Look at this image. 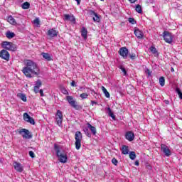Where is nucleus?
<instances>
[{"mask_svg":"<svg viewBox=\"0 0 182 182\" xmlns=\"http://www.w3.org/2000/svg\"><path fill=\"white\" fill-rule=\"evenodd\" d=\"M24 64L26 67L22 69V72L26 77H32V75H36V76L40 75L41 70L35 62L26 60L24 61Z\"/></svg>","mask_w":182,"mask_h":182,"instance_id":"1","label":"nucleus"},{"mask_svg":"<svg viewBox=\"0 0 182 182\" xmlns=\"http://www.w3.org/2000/svg\"><path fill=\"white\" fill-rule=\"evenodd\" d=\"M54 149L55 150L57 157H58V160H59L60 163H67L68 162V155H66V154L60 151V149H59V146H58L57 144L54 145Z\"/></svg>","mask_w":182,"mask_h":182,"instance_id":"2","label":"nucleus"},{"mask_svg":"<svg viewBox=\"0 0 182 182\" xmlns=\"http://www.w3.org/2000/svg\"><path fill=\"white\" fill-rule=\"evenodd\" d=\"M75 149L76 150H80L82 147V132L80 131H77L75 134Z\"/></svg>","mask_w":182,"mask_h":182,"instance_id":"3","label":"nucleus"},{"mask_svg":"<svg viewBox=\"0 0 182 182\" xmlns=\"http://www.w3.org/2000/svg\"><path fill=\"white\" fill-rule=\"evenodd\" d=\"M1 46L4 49H6L7 50H11L12 52H15V50H16V45L11 42L4 41L1 43Z\"/></svg>","mask_w":182,"mask_h":182,"instance_id":"4","label":"nucleus"},{"mask_svg":"<svg viewBox=\"0 0 182 182\" xmlns=\"http://www.w3.org/2000/svg\"><path fill=\"white\" fill-rule=\"evenodd\" d=\"M66 100L68 102L69 105L74 109H76V110H79V105H77V102H76V100L73 99V97L68 95L66 97Z\"/></svg>","mask_w":182,"mask_h":182,"instance_id":"5","label":"nucleus"},{"mask_svg":"<svg viewBox=\"0 0 182 182\" xmlns=\"http://www.w3.org/2000/svg\"><path fill=\"white\" fill-rule=\"evenodd\" d=\"M55 120L58 126H59V127H62V123L63 122V114H62V111L57 110Z\"/></svg>","mask_w":182,"mask_h":182,"instance_id":"6","label":"nucleus"},{"mask_svg":"<svg viewBox=\"0 0 182 182\" xmlns=\"http://www.w3.org/2000/svg\"><path fill=\"white\" fill-rule=\"evenodd\" d=\"M161 150L166 156V157H170L171 156V150H170V147H168L166 144H161Z\"/></svg>","mask_w":182,"mask_h":182,"instance_id":"7","label":"nucleus"},{"mask_svg":"<svg viewBox=\"0 0 182 182\" xmlns=\"http://www.w3.org/2000/svg\"><path fill=\"white\" fill-rule=\"evenodd\" d=\"M173 38L174 36L173 34H171V33H168V31L164 32V38L166 43H171L173 42Z\"/></svg>","mask_w":182,"mask_h":182,"instance_id":"8","label":"nucleus"},{"mask_svg":"<svg viewBox=\"0 0 182 182\" xmlns=\"http://www.w3.org/2000/svg\"><path fill=\"white\" fill-rule=\"evenodd\" d=\"M19 134L22 135L23 139H32V135H31V132L29 130L26 129H22L18 132Z\"/></svg>","mask_w":182,"mask_h":182,"instance_id":"9","label":"nucleus"},{"mask_svg":"<svg viewBox=\"0 0 182 182\" xmlns=\"http://www.w3.org/2000/svg\"><path fill=\"white\" fill-rule=\"evenodd\" d=\"M23 120L25 122H27V123H30L31 124H33V125L35 124V119L31 117V116H29V114L27 112L23 114Z\"/></svg>","mask_w":182,"mask_h":182,"instance_id":"10","label":"nucleus"},{"mask_svg":"<svg viewBox=\"0 0 182 182\" xmlns=\"http://www.w3.org/2000/svg\"><path fill=\"white\" fill-rule=\"evenodd\" d=\"M13 166L14 167V170H16V171L18 173H22V171H23V166L22 164H21V163L14 161Z\"/></svg>","mask_w":182,"mask_h":182,"instance_id":"11","label":"nucleus"},{"mask_svg":"<svg viewBox=\"0 0 182 182\" xmlns=\"http://www.w3.org/2000/svg\"><path fill=\"white\" fill-rule=\"evenodd\" d=\"M9 53L6 51V50H1L0 51V58H1V59H4L8 62L9 60Z\"/></svg>","mask_w":182,"mask_h":182,"instance_id":"12","label":"nucleus"},{"mask_svg":"<svg viewBox=\"0 0 182 182\" xmlns=\"http://www.w3.org/2000/svg\"><path fill=\"white\" fill-rule=\"evenodd\" d=\"M119 55L126 59L127 58V55H129V50L126 47H122L119 49Z\"/></svg>","mask_w":182,"mask_h":182,"instance_id":"13","label":"nucleus"},{"mask_svg":"<svg viewBox=\"0 0 182 182\" xmlns=\"http://www.w3.org/2000/svg\"><path fill=\"white\" fill-rule=\"evenodd\" d=\"M134 35L138 38V39H143V37L144 36V33H143V31H141L140 29L136 28L134 30Z\"/></svg>","mask_w":182,"mask_h":182,"instance_id":"14","label":"nucleus"},{"mask_svg":"<svg viewBox=\"0 0 182 182\" xmlns=\"http://www.w3.org/2000/svg\"><path fill=\"white\" fill-rule=\"evenodd\" d=\"M125 137L129 141H133L134 140V134L132 132H127Z\"/></svg>","mask_w":182,"mask_h":182,"instance_id":"15","label":"nucleus"},{"mask_svg":"<svg viewBox=\"0 0 182 182\" xmlns=\"http://www.w3.org/2000/svg\"><path fill=\"white\" fill-rule=\"evenodd\" d=\"M64 17L65 21H70V22L73 23L76 22V18L73 15L65 14Z\"/></svg>","mask_w":182,"mask_h":182,"instance_id":"16","label":"nucleus"},{"mask_svg":"<svg viewBox=\"0 0 182 182\" xmlns=\"http://www.w3.org/2000/svg\"><path fill=\"white\" fill-rule=\"evenodd\" d=\"M58 32L56 31L55 28H51L48 30V36H50V38H55V36H58Z\"/></svg>","mask_w":182,"mask_h":182,"instance_id":"17","label":"nucleus"},{"mask_svg":"<svg viewBox=\"0 0 182 182\" xmlns=\"http://www.w3.org/2000/svg\"><path fill=\"white\" fill-rule=\"evenodd\" d=\"M7 22H9V23H10L11 25H14V26L17 25L16 21L15 20V18L12 16H8Z\"/></svg>","mask_w":182,"mask_h":182,"instance_id":"18","label":"nucleus"},{"mask_svg":"<svg viewBox=\"0 0 182 182\" xmlns=\"http://www.w3.org/2000/svg\"><path fill=\"white\" fill-rule=\"evenodd\" d=\"M81 35L84 39H87V30L86 28L82 27L81 30Z\"/></svg>","mask_w":182,"mask_h":182,"instance_id":"19","label":"nucleus"},{"mask_svg":"<svg viewBox=\"0 0 182 182\" xmlns=\"http://www.w3.org/2000/svg\"><path fill=\"white\" fill-rule=\"evenodd\" d=\"M121 151H122V154L127 155L129 154V146H127L126 145L122 146Z\"/></svg>","mask_w":182,"mask_h":182,"instance_id":"20","label":"nucleus"},{"mask_svg":"<svg viewBox=\"0 0 182 182\" xmlns=\"http://www.w3.org/2000/svg\"><path fill=\"white\" fill-rule=\"evenodd\" d=\"M87 127L88 129H90V132L92 133V134H96L97 132H96V127L92 126V124L87 123Z\"/></svg>","mask_w":182,"mask_h":182,"instance_id":"21","label":"nucleus"},{"mask_svg":"<svg viewBox=\"0 0 182 182\" xmlns=\"http://www.w3.org/2000/svg\"><path fill=\"white\" fill-rule=\"evenodd\" d=\"M43 58L46 59V60L50 61L52 60V57H50V54L46 53H42Z\"/></svg>","mask_w":182,"mask_h":182,"instance_id":"22","label":"nucleus"},{"mask_svg":"<svg viewBox=\"0 0 182 182\" xmlns=\"http://www.w3.org/2000/svg\"><path fill=\"white\" fill-rule=\"evenodd\" d=\"M21 8L23 9H29V8H31V4H29L28 1H26L21 5Z\"/></svg>","mask_w":182,"mask_h":182,"instance_id":"23","label":"nucleus"},{"mask_svg":"<svg viewBox=\"0 0 182 182\" xmlns=\"http://www.w3.org/2000/svg\"><path fill=\"white\" fill-rule=\"evenodd\" d=\"M18 97L21 99L23 102H26V95L23 93H18L17 95Z\"/></svg>","mask_w":182,"mask_h":182,"instance_id":"24","label":"nucleus"},{"mask_svg":"<svg viewBox=\"0 0 182 182\" xmlns=\"http://www.w3.org/2000/svg\"><path fill=\"white\" fill-rule=\"evenodd\" d=\"M150 50H151V52H152V53L154 55V56H156V57L159 56V52H157V49H156V47L151 46L150 48Z\"/></svg>","mask_w":182,"mask_h":182,"instance_id":"25","label":"nucleus"},{"mask_svg":"<svg viewBox=\"0 0 182 182\" xmlns=\"http://www.w3.org/2000/svg\"><path fill=\"white\" fill-rule=\"evenodd\" d=\"M135 11L138 12V14H143V9H141V6H140V4H137L136 6Z\"/></svg>","mask_w":182,"mask_h":182,"instance_id":"26","label":"nucleus"},{"mask_svg":"<svg viewBox=\"0 0 182 182\" xmlns=\"http://www.w3.org/2000/svg\"><path fill=\"white\" fill-rule=\"evenodd\" d=\"M6 38H8L9 39H12V38H14V37H15V33H13V32H11V31H8V32L6 33Z\"/></svg>","mask_w":182,"mask_h":182,"instance_id":"27","label":"nucleus"},{"mask_svg":"<svg viewBox=\"0 0 182 182\" xmlns=\"http://www.w3.org/2000/svg\"><path fill=\"white\" fill-rule=\"evenodd\" d=\"M102 90L107 97H110V94L107 92V90L104 86H102Z\"/></svg>","mask_w":182,"mask_h":182,"instance_id":"28","label":"nucleus"},{"mask_svg":"<svg viewBox=\"0 0 182 182\" xmlns=\"http://www.w3.org/2000/svg\"><path fill=\"white\" fill-rule=\"evenodd\" d=\"M129 159L131 160H136V152L131 151L129 153Z\"/></svg>","mask_w":182,"mask_h":182,"instance_id":"29","label":"nucleus"},{"mask_svg":"<svg viewBox=\"0 0 182 182\" xmlns=\"http://www.w3.org/2000/svg\"><path fill=\"white\" fill-rule=\"evenodd\" d=\"M165 83H166V80L164 79V77H161L159 78V85L163 87L164 86Z\"/></svg>","mask_w":182,"mask_h":182,"instance_id":"30","label":"nucleus"},{"mask_svg":"<svg viewBox=\"0 0 182 182\" xmlns=\"http://www.w3.org/2000/svg\"><path fill=\"white\" fill-rule=\"evenodd\" d=\"M92 19L94 22H100V17L97 14H95V16H93Z\"/></svg>","mask_w":182,"mask_h":182,"instance_id":"31","label":"nucleus"},{"mask_svg":"<svg viewBox=\"0 0 182 182\" xmlns=\"http://www.w3.org/2000/svg\"><path fill=\"white\" fill-rule=\"evenodd\" d=\"M84 132L85 133L86 136H87V137H91V134L89 132V129L87 128H84L83 129Z\"/></svg>","mask_w":182,"mask_h":182,"instance_id":"32","label":"nucleus"},{"mask_svg":"<svg viewBox=\"0 0 182 182\" xmlns=\"http://www.w3.org/2000/svg\"><path fill=\"white\" fill-rule=\"evenodd\" d=\"M97 13L93 11V10H88V14L90 16H95Z\"/></svg>","mask_w":182,"mask_h":182,"instance_id":"33","label":"nucleus"},{"mask_svg":"<svg viewBox=\"0 0 182 182\" xmlns=\"http://www.w3.org/2000/svg\"><path fill=\"white\" fill-rule=\"evenodd\" d=\"M128 21L129 23H132V25H136V20H134V18H129Z\"/></svg>","mask_w":182,"mask_h":182,"instance_id":"34","label":"nucleus"},{"mask_svg":"<svg viewBox=\"0 0 182 182\" xmlns=\"http://www.w3.org/2000/svg\"><path fill=\"white\" fill-rule=\"evenodd\" d=\"M36 87H41V86H42V82L41 81V80H38L36 82Z\"/></svg>","mask_w":182,"mask_h":182,"instance_id":"35","label":"nucleus"},{"mask_svg":"<svg viewBox=\"0 0 182 182\" xmlns=\"http://www.w3.org/2000/svg\"><path fill=\"white\" fill-rule=\"evenodd\" d=\"M176 92L178 93V95L179 96V99H181L182 100V92H181V90H180L179 88H176Z\"/></svg>","mask_w":182,"mask_h":182,"instance_id":"36","label":"nucleus"},{"mask_svg":"<svg viewBox=\"0 0 182 182\" xmlns=\"http://www.w3.org/2000/svg\"><path fill=\"white\" fill-rule=\"evenodd\" d=\"M87 96H89V95L86 93H82L81 95H80L81 99H87Z\"/></svg>","mask_w":182,"mask_h":182,"instance_id":"37","label":"nucleus"},{"mask_svg":"<svg viewBox=\"0 0 182 182\" xmlns=\"http://www.w3.org/2000/svg\"><path fill=\"white\" fill-rule=\"evenodd\" d=\"M119 69H121L122 72H123L124 76H126V75H127V72L126 71V69L124 68L121 66Z\"/></svg>","mask_w":182,"mask_h":182,"instance_id":"38","label":"nucleus"},{"mask_svg":"<svg viewBox=\"0 0 182 182\" xmlns=\"http://www.w3.org/2000/svg\"><path fill=\"white\" fill-rule=\"evenodd\" d=\"M28 154H29L30 157H31L32 159L35 158V153H33V151H30L28 152Z\"/></svg>","mask_w":182,"mask_h":182,"instance_id":"39","label":"nucleus"},{"mask_svg":"<svg viewBox=\"0 0 182 182\" xmlns=\"http://www.w3.org/2000/svg\"><path fill=\"white\" fill-rule=\"evenodd\" d=\"M112 163L114 164V166H117V163H119V161H117V159L113 158L112 160Z\"/></svg>","mask_w":182,"mask_h":182,"instance_id":"40","label":"nucleus"},{"mask_svg":"<svg viewBox=\"0 0 182 182\" xmlns=\"http://www.w3.org/2000/svg\"><path fill=\"white\" fill-rule=\"evenodd\" d=\"M33 23H34L35 25H39V23H40L39 18H36V19L33 21Z\"/></svg>","mask_w":182,"mask_h":182,"instance_id":"41","label":"nucleus"},{"mask_svg":"<svg viewBox=\"0 0 182 182\" xmlns=\"http://www.w3.org/2000/svg\"><path fill=\"white\" fill-rule=\"evenodd\" d=\"M34 92H35V93H39V92H40L39 87L34 86Z\"/></svg>","mask_w":182,"mask_h":182,"instance_id":"42","label":"nucleus"},{"mask_svg":"<svg viewBox=\"0 0 182 182\" xmlns=\"http://www.w3.org/2000/svg\"><path fill=\"white\" fill-rule=\"evenodd\" d=\"M71 86L73 87H76V82H75L74 80H73L72 82H71Z\"/></svg>","mask_w":182,"mask_h":182,"instance_id":"43","label":"nucleus"},{"mask_svg":"<svg viewBox=\"0 0 182 182\" xmlns=\"http://www.w3.org/2000/svg\"><path fill=\"white\" fill-rule=\"evenodd\" d=\"M109 116H110V117H112L114 120V119H116V117H114V114L113 113H112V112H109Z\"/></svg>","mask_w":182,"mask_h":182,"instance_id":"44","label":"nucleus"},{"mask_svg":"<svg viewBox=\"0 0 182 182\" xmlns=\"http://www.w3.org/2000/svg\"><path fill=\"white\" fill-rule=\"evenodd\" d=\"M40 92V95L41 97H43L44 95H43V90H40V91H38Z\"/></svg>","mask_w":182,"mask_h":182,"instance_id":"45","label":"nucleus"},{"mask_svg":"<svg viewBox=\"0 0 182 182\" xmlns=\"http://www.w3.org/2000/svg\"><path fill=\"white\" fill-rule=\"evenodd\" d=\"M136 58V54H132L130 55V58L134 60Z\"/></svg>","mask_w":182,"mask_h":182,"instance_id":"46","label":"nucleus"},{"mask_svg":"<svg viewBox=\"0 0 182 182\" xmlns=\"http://www.w3.org/2000/svg\"><path fill=\"white\" fill-rule=\"evenodd\" d=\"M146 73H148V75L149 76H151V73H150V70L147 69L146 71Z\"/></svg>","mask_w":182,"mask_h":182,"instance_id":"47","label":"nucleus"},{"mask_svg":"<svg viewBox=\"0 0 182 182\" xmlns=\"http://www.w3.org/2000/svg\"><path fill=\"white\" fill-rule=\"evenodd\" d=\"M91 105H92V106H93L94 105H97V102H96V101L92 100L91 101Z\"/></svg>","mask_w":182,"mask_h":182,"instance_id":"48","label":"nucleus"},{"mask_svg":"<svg viewBox=\"0 0 182 182\" xmlns=\"http://www.w3.org/2000/svg\"><path fill=\"white\" fill-rule=\"evenodd\" d=\"M63 93L64 95H69V92H68V90H64L63 92Z\"/></svg>","mask_w":182,"mask_h":182,"instance_id":"49","label":"nucleus"},{"mask_svg":"<svg viewBox=\"0 0 182 182\" xmlns=\"http://www.w3.org/2000/svg\"><path fill=\"white\" fill-rule=\"evenodd\" d=\"M131 4H134L137 0H129Z\"/></svg>","mask_w":182,"mask_h":182,"instance_id":"50","label":"nucleus"},{"mask_svg":"<svg viewBox=\"0 0 182 182\" xmlns=\"http://www.w3.org/2000/svg\"><path fill=\"white\" fill-rule=\"evenodd\" d=\"M139 161H135V166H139Z\"/></svg>","mask_w":182,"mask_h":182,"instance_id":"51","label":"nucleus"},{"mask_svg":"<svg viewBox=\"0 0 182 182\" xmlns=\"http://www.w3.org/2000/svg\"><path fill=\"white\" fill-rule=\"evenodd\" d=\"M171 71L174 72V68H171Z\"/></svg>","mask_w":182,"mask_h":182,"instance_id":"52","label":"nucleus"},{"mask_svg":"<svg viewBox=\"0 0 182 182\" xmlns=\"http://www.w3.org/2000/svg\"><path fill=\"white\" fill-rule=\"evenodd\" d=\"M101 1H105V0H101Z\"/></svg>","mask_w":182,"mask_h":182,"instance_id":"53","label":"nucleus"}]
</instances>
